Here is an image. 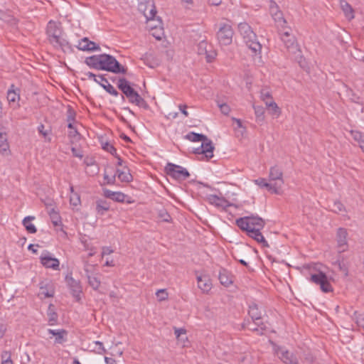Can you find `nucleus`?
<instances>
[{"label":"nucleus","mask_w":364,"mask_h":364,"mask_svg":"<svg viewBox=\"0 0 364 364\" xmlns=\"http://www.w3.org/2000/svg\"><path fill=\"white\" fill-rule=\"evenodd\" d=\"M269 12H270V14L272 16H274V14H277L278 12L281 11L279 10L278 5L277 4V3L274 1H272V0L269 1Z\"/></svg>","instance_id":"53"},{"label":"nucleus","mask_w":364,"mask_h":364,"mask_svg":"<svg viewBox=\"0 0 364 364\" xmlns=\"http://www.w3.org/2000/svg\"><path fill=\"white\" fill-rule=\"evenodd\" d=\"M70 205L73 206H77L80 204V197L77 193L74 192L73 186H71L70 187Z\"/></svg>","instance_id":"39"},{"label":"nucleus","mask_w":364,"mask_h":364,"mask_svg":"<svg viewBox=\"0 0 364 364\" xmlns=\"http://www.w3.org/2000/svg\"><path fill=\"white\" fill-rule=\"evenodd\" d=\"M218 279L221 284L228 287L232 283V274L225 269L222 268L219 272Z\"/></svg>","instance_id":"24"},{"label":"nucleus","mask_w":364,"mask_h":364,"mask_svg":"<svg viewBox=\"0 0 364 364\" xmlns=\"http://www.w3.org/2000/svg\"><path fill=\"white\" fill-rule=\"evenodd\" d=\"M187 105H180L178 106V108L180 109V111L181 112V113L185 116V117H188V112L187 111Z\"/></svg>","instance_id":"64"},{"label":"nucleus","mask_w":364,"mask_h":364,"mask_svg":"<svg viewBox=\"0 0 364 364\" xmlns=\"http://www.w3.org/2000/svg\"><path fill=\"white\" fill-rule=\"evenodd\" d=\"M304 360L309 363H313L315 358L311 352H307L304 354Z\"/></svg>","instance_id":"60"},{"label":"nucleus","mask_w":364,"mask_h":364,"mask_svg":"<svg viewBox=\"0 0 364 364\" xmlns=\"http://www.w3.org/2000/svg\"><path fill=\"white\" fill-rule=\"evenodd\" d=\"M262 228H257V229H247V230H243L244 231H246L247 233V235L254 240H255L257 242L262 245L264 247H269V245L266 240L264 239V236L261 233L260 230Z\"/></svg>","instance_id":"17"},{"label":"nucleus","mask_w":364,"mask_h":364,"mask_svg":"<svg viewBox=\"0 0 364 364\" xmlns=\"http://www.w3.org/2000/svg\"><path fill=\"white\" fill-rule=\"evenodd\" d=\"M104 180H105V183H106L107 185H114L116 182V175L114 174L113 176H109L105 172L104 173Z\"/></svg>","instance_id":"56"},{"label":"nucleus","mask_w":364,"mask_h":364,"mask_svg":"<svg viewBox=\"0 0 364 364\" xmlns=\"http://www.w3.org/2000/svg\"><path fill=\"white\" fill-rule=\"evenodd\" d=\"M124 168L126 170H120L117 168L116 170L115 175L116 177H117L121 182L129 183L132 181L133 177L132 174L129 173V169L127 168Z\"/></svg>","instance_id":"26"},{"label":"nucleus","mask_w":364,"mask_h":364,"mask_svg":"<svg viewBox=\"0 0 364 364\" xmlns=\"http://www.w3.org/2000/svg\"><path fill=\"white\" fill-rule=\"evenodd\" d=\"M33 220H35V217L29 215L25 217L22 221V224L25 227L27 232L32 234L36 233L37 232L36 226L30 223Z\"/></svg>","instance_id":"32"},{"label":"nucleus","mask_w":364,"mask_h":364,"mask_svg":"<svg viewBox=\"0 0 364 364\" xmlns=\"http://www.w3.org/2000/svg\"><path fill=\"white\" fill-rule=\"evenodd\" d=\"M207 200L210 204L223 209H226L228 207L230 206V203L225 198L219 197L213 194L208 196Z\"/></svg>","instance_id":"16"},{"label":"nucleus","mask_w":364,"mask_h":364,"mask_svg":"<svg viewBox=\"0 0 364 364\" xmlns=\"http://www.w3.org/2000/svg\"><path fill=\"white\" fill-rule=\"evenodd\" d=\"M41 263L46 268H51L54 270L59 269L60 262L58 259L53 257L51 254L45 250L40 257Z\"/></svg>","instance_id":"10"},{"label":"nucleus","mask_w":364,"mask_h":364,"mask_svg":"<svg viewBox=\"0 0 364 364\" xmlns=\"http://www.w3.org/2000/svg\"><path fill=\"white\" fill-rule=\"evenodd\" d=\"M52 223L55 227L61 225V220L60 217L58 212H56L54 209H52L49 213Z\"/></svg>","instance_id":"43"},{"label":"nucleus","mask_w":364,"mask_h":364,"mask_svg":"<svg viewBox=\"0 0 364 364\" xmlns=\"http://www.w3.org/2000/svg\"><path fill=\"white\" fill-rule=\"evenodd\" d=\"M165 168L168 176L177 180H186L190 176L186 168L171 163H168Z\"/></svg>","instance_id":"7"},{"label":"nucleus","mask_w":364,"mask_h":364,"mask_svg":"<svg viewBox=\"0 0 364 364\" xmlns=\"http://www.w3.org/2000/svg\"><path fill=\"white\" fill-rule=\"evenodd\" d=\"M102 146L105 151L110 153L112 155H117V149L113 146L112 144H109V142L102 144Z\"/></svg>","instance_id":"51"},{"label":"nucleus","mask_w":364,"mask_h":364,"mask_svg":"<svg viewBox=\"0 0 364 364\" xmlns=\"http://www.w3.org/2000/svg\"><path fill=\"white\" fill-rule=\"evenodd\" d=\"M248 314L252 319L255 324L259 326V322H261L260 320L262 318V312L259 309L258 305L257 304L252 303L250 304Z\"/></svg>","instance_id":"19"},{"label":"nucleus","mask_w":364,"mask_h":364,"mask_svg":"<svg viewBox=\"0 0 364 364\" xmlns=\"http://www.w3.org/2000/svg\"><path fill=\"white\" fill-rule=\"evenodd\" d=\"M100 70H107L116 74H125L127 68L122 65L114 57L108 54L100 55Z\"/></svg>","instance_id":"3"},{"label":"nucleus","mask_w":364,"mask_h":364,"mask_svg":"<svg viewBox=\"0 0 364 364\" xmlns=\"http://www.w3.org/2000/svg\"><path fill=\"white\" fill-rule=\"evenodd\" d=\"M100 55H95L86 58L85 62L90 68L100 70Z\"/></svg>","instance_id":"30"},{"label":"nucleus","mask_w":364,"mask_h":364,"mask_svg":"<svg viewBox=\"0 0 364 364\" xmlns=\"http://www.w3.org/2000/svg\"><path fill=\"white\" fill-rule=\"evenodd\" d=\"M218 105L220 107V109L223 114H229V112L230 111V108L227 104H225V103L219 104L218 103Z\"/></svg>","instance_id":"59"},{"label":"nucleus","mask_w":364,"mask_h":364,"mask_svg":"<svg viewBox=\"0 0 364 364\" xmlns=\"http://www.w3.org/2000/svg\"><path fill=\"white\" fill-rule=\"evenodd\" d=\"M341 7L348 18L352 19L354 18L353 9L348 3L346 1L341 2Z\"/></svg>","instance_id":"42"},{"label":"nucleus","mask_w":364,"mask_h":364,"mask_svg":"<svg viewBox=\"0 0 364 364\" xmlns=\"http://www.w3.org/2000/svg\"><path fill=\"white\" fill-rule=\"evenodd\" d=\"M334 265L337 266L338 269L342 272L345 276H347L348 274V267L346 266V264L340 261L339 259H338L335 262H334Z\"/></svg>","instance_id":"52"},{"label":"nucleus","mask_w":364,"mask_h":364,"mask_svg":"<svg viewBox=\"0 0 364 364\" xmlns=\"http://www.w3.org/2000/svg\"><path fill=\"white\" fill-rule=\"evenodd\" d=\"M311 280L316 284L320 285L321 289L326 293L332 291L333 289L328 281L327 277L326 274L323 272H319L318 274H312L311 277Z\"/></svg>","instance_id":"8"},{"label":"nucleus","mask_w":364,"mask_h":364,"mask_svg":"<svg viewBox=\"0 0 364 364\" xmlns=\"http://www.w3.org/2000/svg\"><path fill=\"white\" fill-rule=\"evenodd\" d=\"M272 17L278 26H281L282 28L285 26L287 21L284 19L282 11L278 12L277 14H274V16H272Z\"/></svg>","instance_id":"45"},{"label":"nucleus","mask_w":364,"mask_h":364,"mask_svg":"<svg viewBox=\"0 0 364 364\" xmlns=\"http://www.w3.org/2000/svg\"><path fill=\"white\" fill-rule=\"evenodd\" d=\"M233 30L232 26L227 23L220 24L217 32V38L220 45L228 46L232 41Z\"/></svg>","instance_id":"5"},{"label":"nucleus","mask_w":364,"mask_h":364,"mask_svg":"<svg viewBox=\"0 0 364 364\" xmlns=\"http://www.w3.org/2000/svg\"><path fill=\"white\" fill-rule=\"evenodd\" d=\"M97 78L100 80V82H98L108 93L110 95L117 97L119 93L117 92V90L108 82V80L101 75H99L97 76Z\"/></svg>","instance_id":"22"},{"label":"nucleus","mask_w":364,"mask_h":364,"mask_svg":"<svg viewBox=\"0 0 364 364\" xmlns=\"http://www.w3.org/2000/svg\"><path fill=\"white\" fill-rule=\"evenodd\" d=\"M159 215L160 218H161V220L164 222H170L171 220V215L166 210H160Z\"/></svg>","instance_id":"58"},{"label":"nucleus","mask_w":364,"mask_h":364,"mask_svg":"<svg viewBox=\"0 0 364 364\" xmlns=\"http://www.w3.org/2000/svg\"><path fill=\"white\" fill-rule=\"evenodd\" d=\"M85 270L86 272V276L88 280L89 285L94 290H97L101 284L100 277L97 274H90L87 269H85Z\"/></svg>","instance_id":"27"},{"label":"nucleus","mask_w":364,"mask_h":364,"mask_svg":"<svg viewBox=\"0 0 364 364\" xmlns=\"http://www.w3.org/2000/svg\"><path fill=\"white\" fill-rule=\"evenodd\" d=\"M0 153L4 156H8L10 154L6 134L2 132H0Z\"/></svg>","instance_id":"28"},{"label":"nucleus","mask_w":364,"mask_h":364,"mask_svg":"<svg viewBox=\"0 0 364 364\" xmlns=\"http://www.w3.org/2000/svg\"><path fill=\"white\" fill-rule=\"evenodd\" d=\"M204 55L207 62L211 63L215 60L217 55V53L214 49H213L211 46H209V48L208 49L207 53L204 54Z\"/></svg>","instance_id":"48"},{"label":"nucleus","mask_w":364,"mask_h":364,"mask_svg":"<svg viewBox=\"0 0 364 364\" xmlns=\"http://www.w3.org/2000/svg\"><path fill=\"white\" fill-rule=\"evenodd\" d=\"M280 359L284 364H300L296 355L287 350H281Z\"/></svg>","instance_id":"23"},{"label":"nucleus","mask_w":364,"mask_h":364,"mask_svg":"<svg viewBox=\"0 0 364 364\" xmlns=\"http://www.w3.org/2000/svg\"><path fill=\"white\" fill-rule=\"evenodd\" d=\"M117 87L122 92V99L124 100V96L128 99L129 102L144 109L148 108L146 102L140 95L131 86L130 82L124 77L118 79Z\"/></svg>","instance_id":"1"},{"label":"nucleus","mask_w":364,"mask_h":364,"mask_svg":"<svg viewBox=\"0 0 364 364\" xmlns=\"http://www.w3.org/2000/svg\"><path fill=\"white\" fill-rule=\"evenodd\" d=\"M47 315L49 325L53 326L56 324L58 316V314L55 312L54 306L53 304L49 305Z\"/></svg>","instance_id":"33"},{"label":"nucleus","mask_w":364,"mask_h":364,"mask_svg":"<svg viewBox=\"0 0 364 364\" xmlns=\"http://www.w3.org/2000/svg\"><path fill=\"white\" fill-rule=\"evenodd\" d=\"M113 252H114L113 250H112L109 247H103L102 252V256L104 257L105 255H110Z\"/></svg>","instance_id":"62"},{"label":"nucleus","mask_w":364,"mask_h":364,"mask_svg":"<svg viewBox=\"0 0 364 364\" xmlns=\"http://www.w3.org/2000/svg\"><path fill=\"white\" fill-rule=\"evenodd\" d=\"M49 43L55 50H62L64 53H72L73 48L70 43L65 39L63 31L61 34H57L48 39Z\"/></svg>","instance_id":"6"},{"label":"nucleus","mask_w":364,"mask_h":364,"mask_svg":"<svg viewBox=\"0 0 364 364\" xmlns=\"http://www.w3.org/2000/svg\"><path fill=\"white\" fill-rule=\"evenodd\" d=\"M186 139L191 141H202L203 140H207V136L203 134L195 133L193 132H189L186 135Z\"/></svg>","instance_id":"38"},{"label":"nucleus","mask_w":364,"mask_h":364,"mask_svg":"<svg viewBox=\"0 0 364 364\" xmlns=\"http://www.w3.org/2000/svg\"><path fill=\"white\" fill-rule=\"evenodd\" d=\"M260 97L262 101L265 102V101H269V100H271L272 95L269 91H268L267 89H262L260 92Z\"/></svg>","instance_id":"57"},{"label":"nucleus","mask_w":364,"mask_h":364,"mask_svg":"<svg viewBox=\"0 0 364 364\" xmlns=\"http://www.w3.org/2000/svg\"><path fill=\"white\" fill-rule=\"evenodd\" d=\"M65 281L71 291L73 296L76 301H80L82 294V287L79 280L75 279L71 275H67L65 277Z\"/></svg>","instance_id":"9"},{"label":"nucleus","mask_w":364,"mask_h":364,"mask_svg":"<svg viewBox=\"0 0 364 364\" xmlns=\"http://www.w3.org/2000/svg\"><path fill=\"white\" fill-rule=\"evenodd\" d=\"M77 48L82 51H89L90 47L88 46V38L85 37L78 41V44L76 46Z\"/></svg>","instance_id":"47"},{"label":"nucleus","mask_w":364,"mask_h":364,"mask_svg":"<svg viewBox=\"0 0 364 364\" xmlns=\"http://www.w3.org/2000/svg\"><path fill=\"white\" fill-rule=\"evenodd\" d=\"M347 230L345 228H340L337 230L336 241L337 248L339 253L343 252L348 250Z\"/></svg>","instance_id":"12"},{"label":"nucleus","mask_w":364,"mask_h":364,"mask_svg":"<svg viewBox=\"0 0 364 364\" xmlns=\"http://www.w3.org/2000/svg\"><path fill=\"white\" fill-rule=\"evenodd\" d=\"M63 31L60 23H56L53 21H50L47 25L46 33L48 39L52 38L55 35L61 34Z\"/></svg>","instance_id":"20"},{"label":"nucleus","mask_w":364,"mask_h":364,"mask_svg":"<svg viewBox=\"0 0 364 364\" xmlns=\"http://www.w3.org/2000/svg\"><path fill=\"white\" fill-rule=\"evenodd\" d=\"M209 46L208 43L205 41H202L199 43L198 46V53L200 55H204L205 53H207L208 49L209 48Z\"/></svg>","instance_id":"50"},{"label":"nucleus","mask_w":364,"mask_h":364,"mask_svg":"<svg viewBox=\"0 0 364 364\" xmlns=\"http://www.w3.org/2000/svg\"><path fill=\"white\" fill-rule=\"evenodd\" d=\"M174 334L177 338V340L179 341H181L182 343L184 345L185 342L187 341V336L186 334V330L184 328H174Z\"/></svg>","instance_id":"40"},{"label":"nucleus","mask_w":364,"mask_h":364,"mask_svg":"<svg viewBox=\"0 0 364 364\" xmlns=\"http://www.w3.org/2000/svg\"><path fill=\"white\" fill-rule=\"evenodd\" d=\"M350 135L358 143L360 148L364 152V134L359 131L352 130Z\"/></svg>","instance_id":"34"},{"label":"nucleus","mask_w":364,"mask_h":364,"mask_svg":"<svg viewBox=\"0 0 364 364\" xmlns=\"http://www.w3.org/2000/svg\"><path fill=\"white\" fill-rule=\"evenodd\" d=\"M147 6L149 7V14H147L146 11H144V15L147 20L153 19L156 14V10L152 4L148 3ZM142 7H146V6L143 4H141L139 5V9L142 10Z\"/></svg>","instance_id":"37"},{"label":"nucleus","mask_w":364,"mask_h":364,"mask_svg":"<svg viewBox=\"0 0 364 364\" xmlns=\"http://www.w3.org/2000/svg\"><path fill=\"white\" fill-rule=\"evenodd\" d=\"M1 359L2 361L6 360H10L11 359V353L9 351L4 350L1 353Z\"/></svg>","instance_id":"63"},{"label":"nucleus","mask_w":364,"mask_h":364,"mask_svg":"<svg viewBox=\"0 0 364 364\" xmlns=\"http://www.w3.org/2000/svg\"><path fill=\"white\" fill-rule=\"evenodd\" d=\"M259 325L260 326H259L257 325H255V323H254V325H251L250 323H249L247 328H248V329H250L252 331L258 332L259 334H262L263 331L266 328V326H264V324L262 322H259Z\"/></svg>","instance_id":"49"},{"label":"nucleus","mask_w":364,"mask_h":364,"mask_svg":"<svg viewBox=\"0 0 364 364\" xmlns=\"http://www.w3.org/2000/svg\"><path fill=\"white\" fill-rule=\"evenodd\" d=\"M238 28L247 46L252 50L255 54L259 53L261 52L262 46L257 41V37L251 27L246 23H241L239 24Z\"/></svg>","instance_id":"2"},{"label":"nucleus","mask_w":364,"mask_h":364,"mask_svg":"<svg viewBox=\"0 0 364 364\" xmlns=\"http://www.w3.org/2000/svg\"><path fill=\"white\" fill-rule=\"evenodd\" d=\"M109 205L106 200H100L96 203V211L100 215H104L105 212L109 210Z\"/></svg>","instance_id":"35"},{"label":"nucleus","mask_w":364,"mask_h":364,"mask_svg":"<svg viewBox=\"0 0 364 364\" xmlns=\"http://www.w3.org/2000/svg\"><path fill=\"white\" fill-rule=\"evenodd\" d=\"M265 105L267 107L269 114L274 117L277 118L281 114V109L278 107L274 101H265Z\"/></svg>","instance_id":"31"},{"label":"nucleus","mask_w":364,"mask_h":364,"mask_svg":"<svg viewBox=\"0 0 364 364\" xmlns=\"http://www.w3.org/2000/svg\"><path fill=\"white\" fill-rule=\"evenodd\" d=\"M88 46L90 48V52L100 50V46L96 44L94 41H90L89 39H88Z\"/></svg>","instance_id":"61"},{"label":"nucleus","mask_w":364,"mask_h":364,"mask_svg":"<svg viewBox=\"0 0 364 364\" xmlns=\"http://www.w3.org/2000/svg\"><path fill=\"white\" fill-rule=\"evenodd\" d=\"M48 333L55 336V343L62 344L67 341L68 331L65 329H48Z\"/></svg>","instance_id":"18"},{"label":"nucleus","mask_w":364,"mask_h":364,"mask_svg":"<svg viewBox=\"0 0 364 364\" xmlns=\"http://www.w3.org/2000/svg\"><path fill=\"white\" fill-rule=\"evenodd\" d=\"M331 208L332 210L336 213L344 210V206L340 201H334Z\"/></svg>","instance_id":"55"},{"label":"nucleus","mask_w":364,"mask_h":364,"mask_svg":"<svg viewBox=\"0 0 364 364\" xmlns=\"http://www.w3.org/2000/svg\"><path fill=\"white\" fill-rule=\"evenodd\" d=\"M141 59L144 60L145 65L151 68H154L159 65V60L151 54H145Z\"/></svg>","instance_id":"36"},{"label":"nucleus","mask_w":364,"mask_h":364,"mask_svg":"<svg viewBox=\"0 0 364 364\" xmlns=\"http://www.w3.org/2000/svg\"><path fill=\"white\" fill-rule=\"evenodd\" d=\"M90 347H92V350L98 353H105L106 350L104 348L103 343L100 341H93L92 344H90Z\"/></svg>","instance_id":"41"},{"label":"nucleus","mask_w":364,"mask_h":364,"mask_svg":"<svg viewBox=\"0 0 364 364\" xmlns=\"http://www.w3.org/2000/svg\"><path fill=\"white\" fill-rule=\"evenodd\" d=\"M236 224L241 230H247L263 228L265 223L262 218L252 215L237 219Z\"/></svg>","instance_id":"4"},{"label":"nucleus","mask_w":364,"mask_h":364,"mask_svg":"<svg viewBox=\"0 0 364 364\" xmlns=\"http://www.w3.org/2000/svg\"><path fill=\"white\" fill-rule=\"evenodd\" d=\"M103 196L107 198L112 199L114 201L119 202V203H124L126 202L127 203H131L132 201L130 200H126L127 198H129V197L124 193L117 191H112L107 188H103Z\"/></svg>","instance_id":"13"},{"label":"nucleus","mask_w":364,"mask_h":364,"mask_svg":"<svg viewBox=\"0 0 364 364\" xmlns=\"http://www.w3.org/2000/svg\"><path fill=\"white\" fill-rule=\"evenodd\" d=\"M156 295L159 301H162L168 299V293L166 289H159L156 291Z\"/></svg>","instance_id":"54"},{"label":"nucleus","mask_w":364,"mask_h":364,"mask_svg":"<svg viewBox=\"0 0 364 364\" xmlns=\"http://www.w3.org/2000/svg\"><path fill=\"white\" fill-rule=\"evenodd\" d=\"M200 146L203 147L205 152V156L208 160L213 157V151L215 148L210 139L207 137V140L202 141Z\"/></svg>","instance_id":"25"},{"label":"nucleus","mask_w":364,"mask_h":364,"mask_svg":"<svg viewBox=\"0 0 364 364\" xmlns=\"http://www.w3.org/2000/svg\"><path fill=\"white\" fill-rule=\"evenodd\" d=\"M269 179L274 183L279 185V188L281 190L284 184L283 173L282 170L277 166H273L269 170Z\"/></svg>","instance_id":"15"},{"label":"nucleus","mask_w":364,"mask_h":364,"mask_svg":"<svg viewBox=\"0 0 364 364\" xmlns=\"http://www.w3.org/2000/svg\"><path fill=\"white\" fill-rule=\"evenodd\" d=\"M255 114L257 121L262 122L264 119V109L262 106L253 105Z\"/></svg>","instance_id":"44"},{"label":"nucleus","mask_w":364,"mask_h":364,"mask_svg":"<svg viewBox=\"0 0 364 364\" xmlns=\"http://www.w3.org/2000/svg\"><path fill=\"white\" fill-rule=\"evenodd\" d=\"M281 39L289 52L296 53V51H299L298 45L294 36L291 35L288 31L282 32Z\"/></svg>","instance_id":"11"},{"label":"nucleus","mask_w":364,"mask_h":364,"mask_svg":"<svg viewBox=\"0 0 364 364\" xmlns=\"http://www.w3.org/2000/svg\"><path fill=\"white\" fill-rule=\"evenodd\" d=\"M198 287L203 292H208L211 289L212 284L210 278L206 275L197 277Z\"/></svg>","instance_id":"21"},{"label":"nucleus","mask_w":364,"mask_h":364,"mask_svg":"<svg viewBox=\"0 0 364 364\" xmlns=\"http://www.w3.org/2000/svg\"><path fill=\"white\" fill-rule=\"evenodd\" d=\"M255 183L257 184L261 188H266L269 192L275 194H279L280 189L279 185L274 183L273 182L267 181L266 178H259L254 181Z\"/></svg>","instance_id":"14"},{"label":"nucleus","mask_w":364,"mask_h":364,"mask_svg":"<svg viewBox=\"0 0 364 364\" xmlns=\"http://www.w3.org/2000/svg\"><path fill=\"white\" fill-rule=\"evenodd\" d=\"M14 85H11V88L7 92V100L10 105L13 104L18 107V102L20 100L19 94L14 89Z\"/></svg>","instance_id":"29"},{"label":"nucleus","mask_w":364,"mask_h":364,"mask_svg":"<svg viewBox=\"0 0 364 364\" xmlns=\"http://www.w3.org/2000/svg\"><path fill=\"white\" fill-rule=\"evenodd\" d=\"M75 112L71 107H69L67 111V122H68V127L69 129L73 128V122L75 121Z\"/></svg>","instance_id":"46"}]
</instances>
